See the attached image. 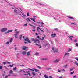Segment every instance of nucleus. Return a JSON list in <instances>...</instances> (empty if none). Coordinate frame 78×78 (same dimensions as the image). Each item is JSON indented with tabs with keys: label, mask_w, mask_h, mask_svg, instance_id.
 I'll return each instance as SVG.
<instances>
[{
	"label": "nucleus",
	"mask_w": 78,
	"mask_h": 78,
	"mask_svg": "<svg viewBox=\"0 0 78 78\" xmlns=\"http://www.w3.org/2000/svg\"><path fill=\"white\" fill-rule=\"evenodd\" d=\"M12 9H14V12L17 14H19L20 15H23V17H26V15L22 13L21 11H21L22 10V9H21V8H18L17 9L15 7H12Z\"/></svg>",
	"instance_id": "f257e3e1"
},
{
	"label": "nucleus",
	"mask_w": 78,
	"mask_h": 78,
	"mask_svg": "<svg viewBox=\"0 0 78 78\" xmlns=\"http://www.w3.org/2000/svg\"><path fill=\"white\" fill-rule=\"evenodd\" d=\"M31 40L32 41H34V43H36V45H38V44H39L40 42L39 39L37 38H36L35 39H34V38H32Z\"/></svg>",
	"instance_id": "f03ea898"
},
{
	"label": "nucleus",
	"mask_w": 78,
	"mask_h": 78,
	"mask_svg": "<svg viewBox=\"0 0 78 78\" xmlns=\"http://www.w3.org/2000/svg\"><path fill=\"white\" fill-rule=\"evenodd\" d=\"M20 32V31H16V32L15 34H14V35L15 38H16V39L18 38V36H19V33Z\"/></svg>",
	"instance_id": "7ed1b4c3"
},
{
	"label": "nucleus",
	"mask_w": 78,
	"mask_h": 78,
	"mask_svg": "<svg viewBox=\"0 0 78 78\" xmlns=\"http://www.w3.org/2000/svg\"><path fill=\"white\" fill-rule=\"evenodd\" d=\"M7 30H8V28H3L0 30L1 32H5Z\"/></svg>",
	"instance_id": "20e7f679"
},
{
	"label": "nucleus",
	"mask_w": 78,
	"mask_h": 78,
	"mask_svg": "<svg viewBox=\"0 0 78 78\" xmlns=\"http://www.w3.org/2000/svg\"><path fill=\"white\" fill-rule=\"evenodd\" d=\"M52 50L54 51V52H57L58 51V48H56L55 47H52Z\"/></svg>",
	"instance_id": "39448f33"
},
{
	"label": "nucleus",
	"mask_w": 78,
	"mask_h": 78,
	"mask_svg": "<svg viewBox=\"0 0 78 78\" xmlns=\"http://www.w3.org/2000/svg\"><path fill=\"white\" fill-rule=\"evenodd\" d=\"M51 36L52 38H54V37H55L56 36V34L54 33L53 34H51Z\"/></svg>",
	"instance_id": "423d86ee"
},
{
	"label": "nucleus",
	"mask_w": 78,
	"mask_h": 78,
	"mask_svg": "<svg viewBox=\"0 0 78 78\" xmlns=\"http://www.w3.org/2000/svg\"><path fill=\"white\" fill-rule=\"evenodd\" d=\"M30 19L31 20H32V21H34V22H36V21H35V20H36V16H34L33 17V18H30Z\"/></svg>",
	"instance_id": "0eeeda50"
},
{
	"label": "nucleus",
	"mask_w": 78,
	"mask_h": 78,
	"mask_svg": "<svg viewBox=\"0 0 78 78\" xmlns=\"http://www.w3.org/2000/svg\"><path fill=\"white\" fill-rule=\"evenodd\" d=\"M37 31L38 32L39 34H40V35H41L42 34H41V32H40V31H39V30H41V28H40V27H37Z\"/></svg>",
	"instance_id": "6e6552de"
},
{
	"label": "nucleus",
	"mask_w": 78,
	"mask_h": 78,
	"mask_svg": "<svg viewBox=\"0 0 78 78\" xmlns=\"http://www.w3.org/2000/svg\"><path fill=\"white\" fill-rule=\"evenodd\" d=\"M36 22V23H33V24L34 25H36V26H38V25H37V23H38L39 24V23H41L40 22Z\"/></svg>",
	"instance_id": "1a4fd4ad"
},
{
	"label": "nucleus",
	"mask_w": 78,
	"mask_h": 78,
	"mask_svg": "<svg viewBox=\"0 0 78 78\" xmlns=\"http://www.w3.org/2000/svg\"><path fill=\"white\" fill-rule=\"evenodd\" d=\"M59 60H60V59H59V58H58V59L56 60H55L54 61V62H59Z\"/></svg>",
	"instance_id": "9d476101"
},
{
	"label": "nucleus",
	"mask_w": 78,
	"mask_h": 78,
	"mask_svg": "<svg viewBox=\"0 0 78 78\" xmlns=\"http://www.w3.org/2000/svg\"><path fill=\"white\" fill-rule=\"evenodd\" d=\"M33 69H34V70L36 72H39V70L37 69H36V68H33Z\"/></svg>",
	"instance_id": "9b49d317"
},
{
	"label": "nucleus",
	"mask_w": 78,
	"mask_h": 78,
	"mask_svg": "<svg viewBox=\"0 0 78 78\" xmlns=\"http://www.w3.org/2000/svg\"><path fill=\"white\" fill-rule=\"evenodd\" d=\"M68 37H69V39H70L71 40H72V38H73V37L71 36H68Z\"/></svg>",
	"instance_id": "f8f14e48"
},
{
	"label": "nucleus",
	"mask_w": 78,
	"mask_h": 78,
	"mask_svg": "<svg viewBox=\"0 0 78 78\" xmlns=\"http://www.w3.org/2000/svg\"><path fill=\"white\" fill-rule=\"evenodd\" d=\"M48 58H41V60H47Z\"/></svg>",
	"instance_id": "ddd939ff"
},
{
	"label": "nucleus",
	"mask_w": 78,
	"mask_h": 78,
	"mask_svg": "<svg viewBox=\"0 0 78 78\" xmlns=\"http://www.w3.org/2000/svg\"><path fill=\"white\" fill-rule=\"evenodd\" d=\"M67 17L68 18H69V19H72L73 20H75V19L73 17H71L70 16H67Z\"/></svg>",
	"instance_id": "4468645a"
},
{
	"label": "nucleus",
	"mask_w": 78,
	"mask_h": 78,
	"mask_svg": "<svg viewBox=\"0 0 78 78\" xmlns=\"http://www.w3.org/2000/svg\"><path fill=\"white\" fill-rule=\"evenodd\" d=\"M29 25H30V26H33V28H34V29H35L36 28L35 26H34L31 24H29Z\"/></svg>",
	"instance_id": "2eb2a0df"
},
{
	"label": "nucleus",
	"mask_w": 78,
	"mask_h": 78,
	"mask_svg": "<svg viewBox=\"0 0 78 78\" xmlns=\"http://www.w3.org/2000/svg\"><path fill=\"white\" fill-rule=\"evenodd\" d=\"M22 48H23V50H26V49H27V48H28L23 46V47Z\"/></svg>",
	"instance_id": "dca6fc26"
},
{
	"label": "nucleus",
	"mask_w": 78,
	"mask_h": 78,
	"mask_svg": "<svg viewBox=\"0 0 78 78\" xmlns=\"http://www.w3.org/2000/svg\"><path fill=\"white\" fill-rule=\"evenodd\" d=\"M26 20L27 21V22L28 21H31V20H30V19L29 18H27L26 19Z\"/></svg>",
	"instance_id": "f3484780"
},
{
	"label": "nucleus",
	"mask_w": 78,
	"mask_h": 78,
	"mask_svg": "<svg viewBox=\"0 0 78 78\" xmlns=\"http://www.w3.org/2000/svg\"><path fill=\"white\" fill-rule=\"evenodd\" d=\"M71 24H73V25H77V23H76L74 22V23H71Z\"/></svg>",
	"instance_id": "a211bd4d"
},
{
	"label": "nucleus",
	"mask_w": 78,
	"mask_h": 78,
	"mask_svg": "<svg viewBox=\"0 0 78 78\" xmlns=\"http://www.w3.org/2000/svg\"><path fill=\"white\" fill-rule=\"evenodd\" d=\"M22 55H26V52L25 51H23L22 52Z\"/></svg>",
	"instance_id": "6ab92c4d"
},
{
	"label": "nucleus",
	"mask_w": 78,
	"mask_h": 78,
	"mask_svg": "<svg viewBox=\"0 0 78 78\" xmlns=\"http://www.w3.org/2000/svg\"><path fill=\"white\" fill-rule=\"evenodd\" d=\"M66 55H67L68 56H69V54L68 53H65L64 55L66 56Z\"/></svg>",
	"instance_id": "aec40b11"
},
{
	"label": "nucleus",
	"mask_w": 78,
	"mask_h": 78,
	"mask_svg": "<svg viewBox=\"0 0 78 78\" xmlns=\"http://www.w3.org/2000/svg\"><path fill=\"white\" fill-rule=\"evenodd\" d=\"M13 39L12 38H10L9 40V42L11 43L12 42Z\"/></svg>",
	"instance_id": "412c9836"
},
{
	"label": "nucleus",
	"mask_w": 78,
	"mask_h": 78,
	"mask_svg": "<svg viewBox=\"0 0 78 78\" xmlns=\"http://www.w3.org/2000/svg\"><path fill=\"white\" fill-rule=\"evenodd\" d=\"M44 39H45V37H42V39H41V38H39V39L40 40H41V41H43V40H44Z\"/></svg>",
	"instance_id": "4be33fe9"
},
{
	"label": "nucleus",
	"mask_w": 78,
	"mask_h": 78,
	"mask_svg": "<svg viewBox=\"0 0 78 78\" xmlns=\"http://www.w3.org/2000/svg\"><path fill=\"white\" fill-rule=\"evenodd\" d=\"M24 40L26 41H28V40H29V39L28 38H26L24 39Z\"/></svg>",
	"instance_id": "5701e85b"
},
{
	"label": "nucleus",
	"mask_w": 78,
	"mask_h": 78,
	"mask_svg": "<svg viewBox=\"0 0 78 78\" xmlns=\"http://www.w3.org/2000/svg\"><path fill=\"white\" fill-rule=\"evenodd\" d=\"M14 64L13 65H9V67H13Z\"/></svg>",
	"instance_id": "b1692460"
},
{
	"label": "nucleus",
	"mask_w": 78,
	"mask_h": 78,
	"mask_svg": "<svg viewBox=\"0 0 78 78\" xmlns=\"http://www.w3.org/2000/svg\"><path fill=\"white\" fill-rule=\"evenodd\" d=\"M27 56H30V52H27Z\"/></svg>",
	"instance_id": "393cba45"
},
{
	"label": "nucleus",
	"mask_w": 78,
	"mask_h": 78,
	"mask_svg": "<svg viewBox=\"0 0 78 78\" xmlns=\"http://www.w3.org/2000/svg\"><path fill=\"white\" fill-rule=\"evenodd\" d=\"M13 31V30H8V33H10V32H12V31Z\"/></svg>",
	"instance_id": "a878e982"
},
{
	"label": "nucleus",
	"mask_w": 78,
	"mask_h": 78,
	"mask_svg": "<svg viewBox=\"0 0 78 78\" xmlns=\"http://www.w3.org/2000/svg\"><path fill=\"white\" fill-rule=\"evenodd\" d=\"M77 41H78V40L76 39L75 40H74L73 41V42H77Z\"/></svg>",
	"instance_id": "bb28decb"
},
{
	"label": "nucleus",
	"mask_w": 78,
	"mask_h": 78,
	"mask_svg": "<svg viewBox=\"0 0 78 78\" xmlns=\"http://www.w3.org/2000/svg\"><path fill=\"white\" fill-rule=\"evenodd\" d=\"M72 51V49L71 48H69L68 49V52H70V51Z\"/></svg>",
	"instance_id": "cd10ccee"
},
{
	"label": "nucleus",
	"mask_w": 78,
	"mask_h": 78,
	"mask_svg": "<svg viewBox=\"0 0 78 78\" xmlns=\"http://www.w3.org/2000/svg\"><path fill=\"white\" fill-rule=\"evenodd\" d=\"M44 77L45 78H48V76H47V75H46V74L44 75Z\"/></svg>",
	"instance_id": "c85d7f7f"
},
{
	"label": "nucleus",
	"mask_w": 78,
	"mask_h": 78,
	"mask_svg": "<svg viewBox=\"0 0 78 78\" xmlns=\"http://www.w3.org/2000/svg\"><path fill=\"white\" fill-rule=\"evenodd\" d=\"M75 69V68H71L70 69V71H72V70H73Z\"/></svg>",
	"instance_id": "c756f323"
},
{
	"label": "nucleus",
	"mask_w": 78,
	"mask_h": 78,
	"mask_svg": "<svg viewBox=\"0 0 78 78\" xmlns=\"http://www.w3.org/2000/svg\"><path fill=\"white\" fill-rule=\"evenodd\" d=\"M28 70H31L32 71H33V72H34V69H31L30 68H28Z\"/></svg>",
	"instance_id": "7c9ffc66"
},
{
	"label": "nucleus",
	"mask_w": 78,
	"mask_h": 78,
	"mask_svg": "<svg viewBox=\"0 0 78 78\" xmlns=\"http://www.w3.org/2000/svg\"><path fill=\"white\" fill-rule=\"evenodd\" d=\"M22 35H21L20 37V39L21 40L22 39Z\"/></svg>",
	"instance_id": "2f4dec72"
},
{
	"label": "nucleus",
	"mask_w": 78,
	"mask_h": 78,
	"mask_svg": "<svg viewBox=\"0 0 78 78\" xmlns=\"http://www.w3.org/2000/svg\"><path fill=\"white\" fill-rule=\"evenodd\" d=\"M13 72V71L12 70H10V71H9V73L10 74H12V73Z\"/></svg>",
	"instance_id": "473e14b6"
},
{
	"label": "nucleus",
	"mask_w": 78,
	"mask_h": 78,
	"mask_svg": "<svg viewBox=\"0 0 78 78\" xmlns=\"http://www.w3.org/2000/svg\"><path fill=\"white\" fill-rule=\"evenodd\" d=\"M47 70H50V69H51V68H46Z\"/></svg>",
	"instance_id": "72a5a7b5"
},
{
	"label": "nucleus",
	"mask_w": 78,
	"mask_h": 78,
	"mask_svg": "<svg viewBox=\"0 0 78 78\" xmlns=\"http://www.w3.org/2000/svg\"><path fill=\"white\" fill-rule=\"evenodd\" d=\"M13 70H17V68L16 67L14 68L13 69Z\"/></svg>",
	"instance_id": "f704fd0d"
},
{
	"label": "nucleus",
	"mask_w": 78,
	"mask_h": 78,
	"mask_svg": "<svg viewBox=\"0 0 78 78\" xmlns=\"http://www.w3.org/2000/svg\"><path fill=\"white\" fill-rule=\"evenodd\" d=\"M27 25H28L27 23L23 25V26L24 27H25L26 26H27Z\"/></svg>",
	"instance_id": "c9c22d12"
},
{
	"label": "nucleus",
	"mask_w": 78,
	"mask_h": 78,
	"mask_svg": "<svg viewBox=\"0 0 78 78\" xmlns=\"http://www.w3.org/2000/svg\"><path fill=\"white\" fill-rule=\"evenodd\" d=\"M26 73L28 74V75H29V76H31V74L30 73L28 72H26Z\"/></svg>",
	"instance_id": "e433bc0d"
},
{
	"label": "nucleus",
	"mask_w": 78,
	"mask_h": 78,
	"mask_svg": "<svg viewBox=\"0 0 78 78\" xmlns=\"http://www.w3.org/2000/svg\"><path fill=\"white\" fill-rule=\"evenodd\" d=\"M0 69H3V67L2 66L0 65Z\"/></svg>",
	"instance_id": "4c0bfd02"
},
{
	"label": "nucleus",
	"mask_w": 78,
	"mask_h": 78,
	"mask_svg": "<svg viewBox=\"0 0 78 78\" xmlns=\"http://www.w3.org/2000/svg\"><path fill=\"white\" fill-rule=\"evenodd\" d=\"M62 71H63V72H65L66 70L64 69H61Z\"/></svg>",
	"instance_id": "58836bf2"
},
{
	"label": "nucleus",
	"mask_w": 78,
	"mask_h": 78,
	"mask_svg": "<svg viewBox=\"0 0 78 78\" xmlns=\"http://www.w3.org/2000/svg\"><path fill=\"white\" fill-rule=\"evenodd\" d=\"M6 44L7 45H9V42L8 41L6 43Z\"/></svg>",
	"instance_id": "ea45409f"
},
{
	"label": "nucleus",
	"mask_w": 78,
	"mask_h": 78,
	"mask_svg": "<svg viewBox=\"0 0 78 78\" xmlns=\"http://www.w3.org/2000/svg\"><path fill=\"white\" fill-rule=\"evenodd\" d=\"M27 42L29 43V44H31V41H30V40H28V41H27Z\"/></svg>",
	"instance_id": "a19ab883"
},
{
	"label": "nucleus",
	"mask_w": 78,
	"mask_h": 78,
	"mask_svg": "<svg viewBox=\"0 0 78 78\" xmlns=\"http://www.w3.org/2000/svg\"><path fill=\"white\" fill-rule=\"evenodd\" d=\"M39 53L38 52H36V53H35V55H39Z\"/></svg>",
	"instance_id": "79ce46f5"
},
{
	"label": "nucleus",
	"mask_w": 78,
	"mask_h": 78,
	"mask_svg": "<svg viewBox=\"0 0 78 78\" xmlns=\"http://www.w3.org/2000/svg\"><path fill=\"white\" fill-rule=\"evenodd\" d=\"M54 30H55V31H58V28H55L54 29Z\"/></svg>",
	"instance_id": "37998d69"
},
{
	"label": "nucleus",
	"mask_w": 78,
	"mask_h": 78,
	"mask_svg": "<svg viewBox=\"0 0 78 78\" xmlns=\"http://www.w3.org/2000/svg\"><path fill=\"white\" fill-rule=\"evenodd\" d=\"M74 73V71H73V72H71L70 73V74H71V75H72V74Z\"/></svg>",
	"instance_id": "c03bdc74"
},
{
	"label": "nucleus",
	"mask_w": 78,
	"mask_h": 78,
	"mask_svg": "<svg viewBox=\"0 0 78 78\" xmlns=\"http://www.w3.org/2000/svg\"><path fill=\"white\" fill-rule=\"evenodd\" d=\"M64 67L65 68H67V65H66L64 66Z\"/></svg>",
	"instance_id": "a18cd8bd"
},
{
	"label": "nucleus",
	"mask_w": 78,
	"mask_h": 78,
	"mask_svg": "<svg viewBox=\"0 0 78 78\" xmlns=\"http://www.w3.org/2000/svg\"><path fill=\"white\" fill-rule=\"evenodd\" d=\"M75 59H76V60H77V61H78V57H76L75 58Z\"/></svg>",
	"instance_id": "49530a36"
},
{
	"label": "nucleus",
	"mask_w": 78,
	"mask_h": 78,
	"mask_svg": "<svg viewBox=\"0 0 78 78\" xmlns=\"http://www.w3.org/2000/svg\"><path fill=\"white\" fill-rule=\"evenodd\" d=\"M4 64V65H5V64H6V62H3Z\"/></svg>",
	"instance_id": "de8ad7c7"
},
{
	"label": "nucleus",
	"mask_w": 78,
	"mask_h": 78,
	"mask_svg": "<svg viewBox=\"0 0 78 78\" xmlns=\"http://www.w3.org/2000/svg\"><path fill=\"white\" fill-rule=\"evenodd\" d=\"M41 25H44V23H43V22H41Z\"/></svg>",
	"instance_id": "09e8293b"
},
{
	"label": "nucleus",
	"mask_w": 78,
	"mask_h": 78,
	"mask_svg": "<svg viewBox=\"0 0 78 78\" xmlns=\"http://www.w3.org/2000/svg\"><path fill=\"white\" fill-rule=\"evenodd\" d=\"M35 31H36V30L35 29L32 30V31H34V32Z\"/></svg>",
	"instance_id": "8fccbe9b"
},
{
	"label": "nucleus",
	"mask_w": 78,
	"mask_h": 78,
	"mask_svg": "<svg viewBox=\"0 0 78 78\" xmlns=\"http://www.w3.org/2000/svg\"><path fill=\"white\" fill-rule=\"evenodd\" d=\"M6 63L7 64H10V62H6Z\"/></svg>",
	"instance_id": "3c124183"
},
{
	"label": "nucleus",
	"mask_w": 78,
	"mask_h": 78,
	"mask_svg": "<svg viewBox=\"0 0 78 78\" xmlns=\"http://www.w3.org/2000/svg\"><path fill=\"white\" fill-rule=\"evenodd\" d=\"M32 74H33L34 76L35 75V73H34V72L32 73Z\"/></svg>",
	"instance_id": "603ef678"
},
{
	"label": "nucleus",
	"mask_w": 78,
	"mask_h": 78,
	"mask_svg": "<svg viewBox=\"0 0 78 78\" xmlns=\"http://www.w3.org/2000/svg\"><path fill=\"white\" fill-rule=\"evenodd\" d=\"M38 68V69H41V68L40 67L38 66H37Z\"/></svg>",
	"instance_id": "864d4df0"
},
{
	"label": "nucleus",
	"mask_w": 78,
	"mask_h": 78,
	"mask_svg": "<svg viewBox=\"0 0 78 78\" xmlns=\"http://www.w3.org/2000/svg\"><path fill=\"white\" fill-rule=\"evenodd\" d=\"M58 72H61V70H60L59 69H58Z\"/></svg>",
	"instance_id": "5fc2aeb1"
},
{
	"label": "nucleus",
	"mask_w": 78,
	"mask_h": 78,
	"mask_svg": "<svg viewBox=\"0 0 78 78\" xmlns=\"http://www.w3.org/2000/svg\"><path fill=\"white\" fill-rule=\"evenodd\" d=\"M17 47L15 48V50H17Z\"/></svg>",
	"instance_id": "6e6d98bb"
},
{
	"label": "nucleus",
	"mask_w": 78,
	"mask_h": 78,
	"mask_svg": "<svg viewBox=\"0 0 78 78\" xmlns=\"http://www.w3.org/2000/svg\"><path fill=\"white\" fill-rule=\"evenodd\" d=\"M24 70H28V69H24Z\"/></svg>",
	"instance_id": "4d7b16f0"
},
{
	"label": "nucleus",
	"mask_w": 78,
	"mask_h": 78,
	"mask_svg": "<svg viewBox=\"0 0 78 78\" xmlns=\"http://www.w3.org/2000/svg\"><path fill=\"white\" fill-rule=\"evenodd\" d=\"M29 14L30 13H27V16H29Z\"/></svg>",
	"instance_id": "13d9d810"
},
{
	"label": "nucleus",
	"mask_w": 78,
	"mask_h": 78,
	"mask_svg": "<svg viewBox=\"0 0 78 78\" xmlns=\"http://www.w3.org/2000/svg\"><path fill=\"white\" fill-rule=\"evenodd\" d=\"M19 55L18 54H17V55H16V56H17V58H19V57H18V56Z\"/></svg>",
	"instance_id": "bf43d9fd"
},
{
	"label": "nucleus",
	"mask_w": 78,
	"mask_h": 78,
	"mask_svg": "<svg viewBox=\"0 0 78 78\" xmlns=\"http://www.w3.org/2000/svg\"><path fill=\"white\" fill-rule=\"evenodd\" d=\"M9 32H8V31L7 32H5V34H7V33H8Z\"/></svg>",
	"instance_id": "052dcab7"
},
{
	"label": "nucleus",
	"mask_w": 78,
	"mask_h": 78,
	"mask_svg": "<svg viewBox=\"0 0 78 78\" xmlns=\"http://www.w3.org/2000/svg\"><path fill=\"white\" fill-rule=\"evenodd\" d=\"M76 46H78V44L76 43Z\"/></svg>",
	"instance_id": "680f3d73"
},
{
	"label": "nucleus",
	"mask_w": 78,
	"mask_h": 78,
	"mask_svg": "<svg viewBox=\"0 0 78 78\" xmlns=\"http://www.w3.org/2000/svg\"><path fill=\"white\" fill-rule=\"evenodd\" d=\"M25 44H28V42H24Z\"/></svg>",
	"instance_id": "e2e57ef3"
},
{
	"label": "nucleus",
	"mask_w": 78,
	"mask_h": 78,
	"mask_svg": "<svg viewBox=\"0 0 78 78\" xmlns=\"http://www.w3.org/2000/svg\"><path fill=\"white\" fill-rule=\"evenodd\" d=\"M41 31H42V32L44 33V31L43 30H41Z\"/></svg>",
	"instance_id": "0e129e2a"
},
{
	"label": "nucleus",
	"mask_w": 78,
	"mask_h": 78,
	"mask_svg": "<svg viewBox=\"0 0 78 78\" xmlns=\"http://www.w3.org/2000/svg\"><path fill=\"white\" fill-rule=\"evenodd\" d=\"M37 38H39H39H40V37L39 36H37Z\"/></svg>",
	"instance_id": "69168bd1"
},
{
	"label": "nucleus",
	"mask_w": 78,
	"mask_h": 78,
	"mask_svg": "<svg viewBox=\"0 0 78 78\" xmlns=\"http://www.w3.org/2000/svg\"><path fill=\"white\" fill-rule=\"evenodd\" d=\"M8 76H5V78H8Z\"/></svg>",
	"instance_id": "338daca9"
},
{
	"label": "nucleus",
	"mask_w": 78,
	"mask_h": 78,
	"mask_svg": "<svg viewBox=\"0 0 78 78\" xmlns=\"http://www.w3.org/2000/svg\"><path fill=\"white\" fill-rule=\"evenodd\" d=\"M15 31H17V29H16L15 30Z\"/></svg>",
	"instance_id": "774afa93"
}]
</instances>
